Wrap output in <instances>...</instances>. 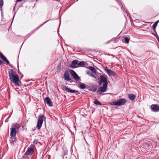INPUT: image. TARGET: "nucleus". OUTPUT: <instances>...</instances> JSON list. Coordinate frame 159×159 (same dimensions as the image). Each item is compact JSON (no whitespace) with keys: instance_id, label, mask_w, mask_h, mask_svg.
Instances as JSON below:
<instances>
[{"instance_id":"nucleus-1","label":"nucleus","mask_w":159,"mask_h":159,"mask_svg":"<svg viewBox=\"0 0 159 159\" xmlns=\"http://www.w3.org/2000/svg\"><path fill=\"white\" fill-rule=\"evenodd\" d=\"M10 79L11 81L17 86H20V84L19 83V79L18 75L16 72L14 71L12 69H10L8 71Z\"/></svg>"},{"instance_id":"nucleus-2","label":"nucleus","mask_w":159,"mask_h":159,"mask_svg":"<svg viewBox=\"0 0 159 159\" xmlns=\"http://www.w3.org/2000/svg\"><path fill=\"white\" fill-rule=\"evenodd\" d=\"M46 121V117L44 115L41 114L38 116L36 127L38 129H40L41 127L43 121Z\"/></svg>"},{"instance_id":"nucleus-3","label":"nucleus","mask_w":159,"mask_h":159,"mask_svg":"<svg viewBox=\"0 0 159 159\" xmlns=\"http://www.w3.org/2000/svg\"><path fill=\"white\" fill-rule=\"evenodd\" d=\"M126 102V101L125 99L121 98L113 102L111 104L114 106H121L125 104Z\"/></svg>"},{"instance_id":"nucleus-4","label":"nucleus","mask_w":159,"mask_h":159,"mask_svg":"<svg viewBox=\"0 0 159 159\" xmlns=\"http://www.w3.org/2000/svg\"><path fill=\"white\" fill-rule=\"evenodd\" d=\"M100 80L98 84L101 85L102 83L103 85H107V78L103 75L100 76Z\"/></svg>"},{"instance_id":"nucleus-5","label":"nucleus","mask_w":159,"mask_h":159,"mask_svg":"<svg viewBox=\"0 0 159 159\" xmlns=\"http://www.w3.org/2000/svg\"><path fill=\"white\" fill-rule=\"evenodd\" d=\"M107 85H103L102 86L100 87L97 91L98 93H102L105 92L107 91Z\"/></svg>"},{"instance_id":"nucleus-6","label":"nucleus","mask_w":159,"mask_h":159,"mask_svg":"<svg viewBox=\"0 0 159 159\" xmlns=\"http://www.w3.org/2000/svg\"><path fill=\"white\" fill-rule=\"evenodd\" d=\"M31 147L29 148L25 153L27 155H30L33 153L34 152V148L35 147L34 145H32Z\"/></svg>"},{"instance_id":"nucleus-7","label":"nucleus","mask_w":159,"mask_h":159,"mask_svg":"<svg viewBox=\"0 0 159 159\" xmlns=\"http://www.w3.org/2000/svg\"><path fill=\"white\" fill-rule=\"evenodd\" d=\"M105 70L108 75L110 76H114L116 74L115 72L114 71L108 69L107 67H106V68L105 69Z\"/></svg>"},{"instance_id":"nucleus-8","label":"nucleus","mask_w":159,"mask_h":159,"mask_svg":"<svg viewBox=\"0 0 159 159\" xmlns=\"http://www.w3.org/2000/svg\"><path fill=\"white\" fill-rule=\"evenodd\" d=\"M62 88L63 89H65L66 91L68 92L71 93H72L78 92V91H76L75 90L71 89L69 88L66 87L65 86H63Z\"/></svg>"},{"instance_id":"nucleus-9","label":"nucleus","mask_w":159,"mask_h":159,"mask_svg":"<svg viewBox=\"0 0 159 159\" xmlns=\"http://www.w3.org/2000/svg\"><path fill=\"white\" fill-rule=\"evenodd\" d=\"M151 107L152 111L154 112H156L159 111V107L157 105H152Z\"/></svg>"},{"instance_id":"nucleus-10","label":"nucleus","mask_w":159,"mask_h":159,"mask_svg":"<svg viewBox=\"0 0 159 159\" xmlns=\"http://www.w3.org/2000/svg\"><path fill=\"white\" fill-rule=\"evenodd\" d=\"M79 61L77 60H74L72 61L71 65H70L71 68H74L78 67V66H75L76 65H78Z\"/></svg>"},{"instance_id":"nucleus-11","label":"nucleus","mask_w":159,"mask_h":159,"mask_svg":"<svg viewBox=\"0 0 159 159\" xmlns=\"http://www.w3.org/2000/svg\"><path fill=\"white\" fill-rule=\"evenodd\" d=\"M45 102L49 106L52 107L53 105L51 99L48 97H46L45 99Z\"/></svg>"},{"instance_id":"nucleus-12","label":"nucleus","mask_w":159,"mask_h":159,"mask_svg":"<svg viewBox=\"0 0 159 159\" xmlns=\"http://www.w3.org/2000/svg\"><path fill=\"white\" fill-rule=\"evenodd\" d=\"M64 79L67 81H69L71 80L69 76V72L66 71L64 73Z\"/></svg>"},{"instance_id":"nucleus-13","label":"nucleus","mask_w":159,"mask_h":159,"mask_svg":"<svg viewBox=\"0 0 159 159\" xmlns=\"http://www.w3.org/2000/svg\"><path fill=\"white\" fill-rule=\"evenodd\" d=\"M10 130V136L12 137H15L16 133V130H15L13 128H11Z\"/></svg>"},{"instance_id":"nucleus-14","label":"nucleus","mask_w":159,"mask_h":159,"mask_svg":"<svg viewBox=\"0 0 159 159\" xmlns=\"http://www.w3.org/2000/svg\"><path fill=\"white\" fill-rule=\"evenodd\" d=\"M11 128H13L15 130H18L19 129L20 126L18 124L16 123L12 124L11 125Z\"/></svg>"},{"instance_id":"nucleus-15","label":"nucleus","mask_w":159,"mask_h":159,"mask_svg":"<svg viewBox=\"0 0 159 159\" xmlns=\"http://www.w3.org/2000/svg\"><path fill=\"white\" fill-rule=\"evenodd\" d=\"M136 96L132 94H130L128 95V98L131 101H134L136 98Z\"/></svg>"},{"instance_id":"nucleus-16","label":"nucleus","mask_w":159,"mask_h":159,"mask_svg":"<svg viewBox=\"0 0 159 159\" xmlns=\"http://www.w3.org/2000/svg\"><path fill=\"white\" fill-rule=\"evenodd\" d=\"M145 147L147 148H148L149 149L151 148V143L149 142H148L147 143H146Z\"/></svg>"},{"instance_id":"nucleus-17","label":"nucleus","mask_w":159,"mask_h":159,"mask_svg":"<svg viewBox=\"0 0 159 159\" xmlns=\"http://www.w3.org/2000/svg\"><path fill=\"white\" fill-rule=\"evenodd\" d=\"M79 87V88L81 89H84L86 88L85 85L81 83H80Z\"/></svg>"},{"instance_id":"nucleus-18","label":"nucleus","mask_w":159,"mask_h":159,"mask_svg":"<svg viewBox=\"0 0 159 159\" xmlns=\"http://www.w3.org/2000/svg\"><path fill=\"white\" fill-rule=\"evenodd\" d=\"M87 64V63L85 61H81L79 62H78V65L80 66L85 65Z\"/></svg>"},{"instance_id":"nucleus-19","label":"nucleus","mask_w":159,"mask_h":159,"mask_svg":"<svg viewBox=\"0 0 159 159\" xmlns=\"http://www.w3.org/2000/svg\"><path fill=\"white\" fill-rule=\"evenodd\" d=\"M73 78L76 80H80V77L78 76V75L76 73L73 76Z\"/></svg>"},{"instance_id":"nucleus-20","label":"nucleus","mask_w":159,"mask_h":159,"mask_svg":"<svg viewBox=\"0 0 159 159\" xmlns=\"http://www.w3.org/2000/svg\"><path fill=\"white\" fill-rule=\"evenodd\" d=\"M86 73H87V74H88L89 76H90L91 77H94V78L95 77V76L94 75V74L93 73H92L90 71H87Z\"/></svg>"},{"instance_id":"nucleus-21","label":"nucleus","mask_w":159,"mask_h":159,"mask_svg":"<svg viewBox=\"0 0 159 159\" xmlns=\"http://www.w3.org/2000/svg\"><path fill=\"white\" fill-rule=\"evenodd\" d=\"M93 103L97 105H101L102 103L98 100L96 99L93 102Z\"/></svg>"},{"instance_id":"nucleus-22","label":"nucleus","mask_w":159,"mask_h":159,"mask_svg":"<svg viewBox=\"0 0 159 159\" xmlns=\"http://www.w3.org/2000/svg\"><path fill=\"white\" fill-rule=\"evenodd\" d=\"M89 69L93 73H95L96 72V70L95 68L92 66H89Z\"/></svg>"},{"instance_id":"nucleus-23","label":"nucleus","mask_w":159,"mask_h":159,"mask_svg":"<svg viewBox=\"0 0 159 159\" xmlns=\"http://www.w3.org/2000/svg\"><path fill=\"white\" fill-rule=\"evenodd\" d=\"M159 22V20H158L156 21L154 23V24L152 25V28L153 29L155 30L157 25V24Z\"/></svg>"},{"instance_id":"nucleus-24","label":"nucleus","mask_w":159,"mask_h":159,"mask_svg":"<svg viewBox=\"0 0 159 159\" xmlns=\"http://www.w3.org/2000/svg\"><path fill=\"white\" fill-rule=\"evenodd\" d=\"M2 59H3L4 61L6 62L7 64H9V61L4 56L2 58Z\"/></svg>"},{"instance_id":"nucleus-25","label":"nucleus","mask_w":159,"mask_h":159,"mask_svg":"<svg viewBox=\"0 0 159 159\" xmlns=\"http://www.w3.org/2000/svg\"><path fill=\"white\" fill-rule=\"evenodd\" d=\"M125 43H129V39L127 37H125L124 38Z\"/></svg>"},{"instance_id":"nucleus-26","label":"nucleus","mask_w":159,"mask_h":159,"mask_svg":"<svg viewBox=\"0 0 159 159\" xmlns=\"http://www.w3.org/2000/svg\"><path fill=\"white\" fill-rule=\"evenodd\" d=\"M70 74L72 75V76L74 75L76 73L73 70H70Z\"/></svg>"},{"instance_id":"nucleus-27","label":"nucleus","mask_w":159,"mask_h":159,"mask_svg":"<svg viewBox=\"0 0 159 159\" xmlns=\"http://www.w3.org/2000/svg\"><path fill=\"white\" fill-rule=\"evenodd\" d=\"M3 5V0H0V8L2 9V6Z\"/></svg>"},{"instance_id":"nucleus-28","label":"nucleus","mask_w":159,"mask_h":159,"mask_svg":"<svg viewBox=\"0 0 159 159\" xmlns=\"http://www.w3.org/2000/svg\"><path fill=\"white\" fill-rule=\"evenodd\" d=\"M4 56L3 55V54L0 52V57L2 59V58Z\"/></svg>"},{"instance_id":"nucleus-29","label":"nucleus","mask_w":159,"mask_h":159,"mask_svg":"<svg viewBox=\"0 0 159 159\" xmlns=\"http://www.w3.org/2000/svg\"><path fill=\"white\" fill-rule=\"evenodd\" d=\"M97 90V89L96 88H94L93 89V92H95V91H96Z\"/></svg>"},{"instance_id":"nucleus-30","label":"nucleus","mask_w":159,"mask_h":159,"mask_svg":"<svg viewBox=\"0 0 159 159\" xmlns=\"http://www.w3.org/2000/svg\"><path fill=\"white\" fill-rule=\"evenodd\" d=\"M2 64V61H1L0 60V64L1 65V64Z\"/></svg>"}]
</instances>
